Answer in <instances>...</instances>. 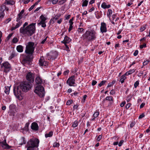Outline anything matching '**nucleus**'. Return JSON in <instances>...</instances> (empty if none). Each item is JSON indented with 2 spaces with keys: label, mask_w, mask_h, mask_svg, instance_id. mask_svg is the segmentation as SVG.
I'll return each mask as SVG.
<instances>
[{
  "label": "nucleus",
  "mask_w": 150,
  "mask_h": 150,
  "mask_svg": "<svg viewBox=\"0 0 150 150\" xmlns=\"http://www.w3.org/2000/svg\"><path fill=\"white\" fill-rule=\"evenodd\" d=\"M31 87V86L30 83L28 82H25L21 83L17 88H14V94L16 97H18L21 95L22 91L26 92L29 91Z\"/></svg>",
  "instance_id": "f257e3e1"
},
{
  "label": "nucleus",
  "mask_w": 150,
  "mask_h": 150,
  "mask_svg": "<svg viewBox=\"0 0 150 150\" xmlns=\"http://www.w3.org/2000/svg\"><path fill=\"white\" fill-rule=\"evenodd\" d=\"M39 143V140L38 139L33 137L27 142L26 145L27 150H38Z\"/></svg>",
  "instance_id": "f03ea898"
},
{
  "label": "nucleus",
  "mask_w": 150,
  "mask_h": 150,
  "mask_svg": "<svg viewBox=\"0 0 150 150\" xmlns=\"http://www.w3.org/2000/svg\"><path fill=\"white\" fill-rule=\"evenodd\" d=\"M35 24L36 23H32L26 26L24 30H22L21 29V31L20 33L24 35L29 36L32 35L35 33Z\"/></svg>",
  "instance_id": "7ed1b4c3"
},
{
  "label": "nucleus",
  "mask_w": 150,
  "mask_h": 150,
  "mask_svg": "<svg viewBox=\"0 0 150 150\" xmlns=\"http://www.w3.org/2000/svg\"><path fill=\"white\" fill-rule=\"evenodd\" d=\"M24 9L21 11L20 13L18 14L16 18V21L17 22L15 26H12L11 28V30L13 31L19 27L22 24V21L21 19L23 18L25 19L26 15L24 13Z\"/></svg>",
  "instance_id": "20e7f679"
},
{
  "label": "nucleus",
  "mask_w": 150,
  "mask_h": 150,
  "mask_svg": "<svg viewBox=\"0 0 150 150\" xmlns=\"http://www.w3.org/2000/svg\"><path fill=\"white\" fill-rule=\"evenodd\" d=\"M96 32L93 30H86L83 35V37L89 41L95 40L96 38Z\"/></svg>",
  "instance_id": "39448f33"
},
{
  "label": "nucleus",
  "mask_w": 150,
  "mask_h": 150,
  "mask_svg": "<svg viewBox=\"0 0 150 150\" xmlns=\"http://www.w3.org/2000/svg\"><path fill=\"white\" fill-rule=\"evenodd\" d=\"M36 45L32 42H29L27 43L25 47V52L29 54H32L35 50Z\"/></svg>",
  "instance_id": "423d86ee"
},
{
  "label": "nucleus",
  "mask_w": 150,
  "mask_h": 150,
  "mask_svg": "<svg viewBox=\"0 0 150 150\" xmlns=\"http://www.w3.org/2000/svg\"><path fill=\"white\" fill-rule=\"evenodd\" d=\"M34 92L40 98H43L45 96V92L44 88L42 85H37L35 88Z\"/></svg>",
  "instance_id": "0eeeda50"
},
{
  "label": "nucleus",
  "mask_w": 150,
  "mask_h": 150,
  "mask_svg": "<svg viewBox=\"0 0 150 150\" xmlns=\"http://www.w3.org/2000/svg\"><path fill=\"white\" fill-rule=\"evenodd\" d=\"M9 9L5 4L0 6V20H1L4 18L5 15V11H8Z\"/></svg>",
  "instance_id": "6e6552de"
},
{
  "label": "nucleus",
  "mask_w": 150,
  "mask_h": 150,
  "mask_svg": "<svg viewBox=\"0 0 150 150\" xmlns=\"http://www.w3.org/2000/svg\"><path fill=\"white\" fill-rule=\"evenodd\" d=\"M1 67L3 69V71L5 73H7L11 70V65L8 62H4L1 65Z\"/></svg>",
  "instance_id": "1a4fd4ad"
},
{
  "label": "nucleus",
  "mask_w": 150,
  "mask_h": 150,
  "mask_svg": "<svg viewBox=\"0 0 150 150\" xmlns=\"http://www.w3.org/2000/svg\"><path fill=\"white\" fill-rule=\"evenodd\" d=\"M47 58L48 60H54L56 59L58 55V53L56 51H52L46 54Z\"/></svg>",
  "instance_id": "9d476101"
},
{
  "label": "nucleus",
  "mask_w": 150,
  "mask_h": 150,
  "mask_svg": "<svg viewBox=\"0 0 150 150\" xmlns=\"http://www.w3.org/2000/svg\"><path fill=\"white\" fill-rule=\"evenodd\" d=\"M67 83L70 86H76V84L75 83L74 76L70 77L67 80Z\"/></svg>",
  "instance_id": "9b49d317"
},
{
  "label": "nucleus",
  "mask_w": 150,
  "mask_h": 150,
  "mask_svg": "<svg viewBox=\"0 0 150 150\" xmlns=\"http://www.w3.org/2000/svg\"><path fill=\"white\" fill-rule=\"evenodd\" d=\"M40 21L39 23H38V25H41L42 27H45L46 26V18L43 15H42L40 17Z\"/></svg>",
  "instance_id": "f8f14e48"
},
{
  "label": "nucleus",
  "mask_w": 150,
  "mask_h": 150,
  "mask_svg": "<svg viewBox=\"0 0 150 150\" xmlns=\"http://www.w3.org/2000/svg\"><path fill=\"white\" fill-rule=\"evenodd\" d=\"M0 146L4 149H8L11 147V146H9L7 144L6 139H5L4 141L0 142Z\"/></svg>",
  "instance_id": "ddd939ff"
},
{
  "label": "nucleus",
  "mask_w": 150,
  "mask_h": 150,
  "mask_svg": "<svg viewBox=\"0 0 150 150\" xmlns=\"http://www.w3.org/2000/svg\"><path fill=\"white\" fill-rule=\"evenodd\" d=\"M34 74L30 72L28 73L26 76L27 80L30 82H32L34 81Z\"/></svg>",
  "instance_id": "4468645a"
},
{
  "label": "nucleus",
  "mask_w": 150,
  "mask_h": 150,
  "mask_svg": "<svg viewBox=\"0 0 150 150\" xmlns=\"http://www.w3.org/2000/svg\"><path fill=\"white\" fill-rule=\"evenodd\" d=\"M100 29V32L102 33L106 32L107 31V28L106 24L104 22L101 23Z\"/></svg>",
  "instance_id": "2eb2a0df"
},
{
  "label": "nucleus",
  "mask_w": 150,
  "mask_h": 150,
  "mask_svg": "<svg viewBox=\"0 0 150 150\" xmlns=\"http://www.w3.org/2000/svg\"><path fill=\"white\" fill-rule=\"evenodd\" d=\"M35 82L37 85H42L45 83V81L42 80L39 76H37L35 80Z\"/></svg>",
  "instance_id": "dca6fc26"
},
{
  "label": "nucleus",
  "mask_w": 150,
  "mask_h": 150,
  "mask_svg": "<svg viewBox=\"0 0 150 150\" xmlns=\"http://www.w3.org/2000/svg\"><path fill=\"white\" fill-rule=\"evenodd\" d=\"M39 63L40 65L42 66H47L48 65V62L44 60L43 57H41L39 60Z\"/></svg>",
  "instance_id": "f3484780"
},
{
  "label": "nucleus",
  "mask_w": 150,
  "mask_h": 150,
  "mask_svg": "<svg viewBox=\"0 0 150 150\" xmlns=\"http://www.w3.org/2000/svg\"><path fill=\"white\" fill-rule=\"evenodd\" d=\"M31 60V58L29 56H27L26 57L23 59V62L25 64H26V63L28 64H30Z\"/></svg>",
  "instance_id": "a211bd4d"
},
{
  "label": "nucleus",
  "mask_w": 150,
  "mask_h": 150,
  "mask_svg": "<svg viewBox=\"0 0 150 150\" xmlns=\"http://www.w3.org/2000/svg\"><path fill=\"white\" fill-rule=\"evenodd\" d=\"M31 129L34 131H37L39 129V127L38 124L35 122H33L31 126Z\"/></svg>",
  "instance_id": "6ab92c4d"
},
{
  "label": "nucleus",
  "mask_w": 150,
  "mask_h": 150,
  "mask_svg": "<svg viewBox=\"0 0 150 150\" xmlns=\"http://www.w3.org/2000/svg\"><path fill=\"white\" fill-rule=\"evenodd\" d=\"M15 110L12 108V106L10 105L9 106V110L8 113L10 116H14L15 115Z\"/></svg>",
  "instance_id": "aec40b11"
},
{
  "label": "nucleus",
  "mask_w": 150,
  "mask_h": 150,
  "mask_svg": "<svg viewBox=\"0 0 150 150\" xmlns=\"http://www.w3.org/2000/svg\"><path fill=\"white\" fill-rule=\"evenodd\" d=\"M71 41V39L67 36L64 37V40L61 42L62 43L64 44H67L69 43Z\"/></svg>",
  "instance_id": "412c9836"
},
{
  "label": "nucleus",
  "mask_w": 150,
  "mask_h": 150,
  "mask_svg": "<svg viewBox=\"0 0 150 150\" xmlns=\"http://www.w3.org/2000/svg\"><path fill=\"white\" fill-rule=\"evenodd\" d=\"M101 7L103 9L108 8L111 7V5H107L105 2H103L101 5Z\"/></svg>",
  "instance_id": "4be33fe9"
},
{
  "label": "nucleus",
  "mask_w": 150,
  "mask_h": 150,
  "mask_svg": "<svg viewBox=\"0 0 150 150\" xmlns=\"http://www.w3.org/2000/svg\"><path fill=\"white\" fill-rule=\"evenodd\" d=\"M99 112L98 111L96 110L93 114V118L91 119V121H94L95 120V118L97 117L99 115Z\"/></svg>",
  "instance_id": "5701e85b"
},
{
  "label": "nucleus",
  "mask_w": 150,
  "mask_h": 150,
  "mask_svg": "<svg viewBox=\"0 0 150 150\" xmlns=\"http://www.w3.org/2000/svg\"><path fill=\"white\" fill-rule=\"evenodd\" d=\"M105 99L109 101V103L112 104L113 102V98L111 96H107Z\"/></svg>",
  "instance_id": "b1692460"
},
{
  "label": "nucleus",
  "mask_w": 150,
  "mask_h": 150,
  "mask_svg": "<svg viewBox=\"0 0 150 150\" xmlns=\"http://www.w3.org/2000/svg\"><path fill=\"white\" fill-rule=\"evenodd\" d=\"M23 47L21 45H19L16 47V49L17 51L20 52H22L23 51Z\"/></svg>",
  "instance_id": "393cba45"
},
{
  "label": "nucleus",
  "mask_w": 150,
  "mask_h": 150,
  "mask_svg": "<svg viewBox=\"0 0 150 150\" xmlns=\"http://www.w3.org/2000/svg\"><path fill=\"white\" fill-rule=\"evenodd\" d=\"M112 13V11L111 9H109L108 10L107 13V17L109 18L110 20V17Z\"/></svg>",
  "instance_id": "a878e982"
},
{
  "label": "nucleus",
  "mask_w": 150,
  "mask_h": 150,
  "mask_svg": "<svg viewBox=\"0 0 150 150\" xmlns=\"http://www.w3.org/2000/svg\"><path fill=\"white\" fill-rule=\"evenodd\" d=\"M112 16V20L114 21L115 22L119 19V17H117V14H113Z\"/></svg>",
  "instance_id": "bb28decb"
},
{
  "label": "nucleus",
  "mask_w": 150,
  "mask_h": 150,
  "mask_svg": "<svg viewBox=\"0 0 150 150\" xmlns=\"http://www.w3.org/2000/svg\"><path fill=\"white\" fill-rule=\"evenodd\" d=\"M53 134V132L51 131L48 133H47L45 134V137L46 138L48 137H51L52 136Z\"/></svg>",
  "instance_id": "cd10ccee"
},
{
  "label": "nucleus",
  "mask_w": 150,
  "mask_h": 150,
  "mask_svg": "<svg viewBox=\"0 0 150 150\" xmlns=\"http://www.w3.org/2000/svg\"><path fill=\"white\" fill-rule=\"evenodd\" d=\"M60 17V15L59 14L56 15L53 18H52L50 21L51 22L52 21L54 23L56 20H57Z\"/></svg>",
  "instance_id": "c85d7f7f"
},
{
  "label": "nucleus",
  "mask_w": 150,
  "mask_h": 150,
  "mask_svg": "<svg viewBox=\"0 0 150 150\" xmlns=\"http://www.w3.org/2000/svg\"><path fill=\"white\" fill-rule=\"evenodd\" d=\"M88 2V0H82V6L83 7L86 6Z\"/></svg>",
  "instance_id": "c756f323"
},
{
  "label": "nucleus",
  "mask_w": 150,
  "mask_h": 150,
  "mask_svg": "<svg viewBox=\"0 0 150 150\" xmlns=\"http://www.w3.org/2000/svg\"><path fill=\"white\" fill-rule=\"evenodd\" d=\"M19 142V144L21 145L25 144L26 142L25 141V138L23 137H22L20 140Z\"/></svg>",
  "instance_id": "7c9ffc66"
},
{
  "label": "nucleus",
  "mask_w": 150,
  "mask_h": 150,
  "mask_svg": "<svg viewBox=\"0 0 150 150\" xmlns=\"http://www.w3.org/2000/svg\"><path fill=\"white\" fill-rule=\"evenodd\" d=\"M5 90H4L5 93L6 94H8L9 93V92H10V87L9 86H6L5 87Z\"/></svg>",
  "instance_id": "2f4dec72"
},
{
  "label": "nucleus",
  "mask_w": 150,
  "mask_h": 150,
  "mask_svg": "<svg viewBox=\"0 0 150 150\" xmlns=\"http://www.w3.org/2000/svg\"><path fill=\"white\" fill-rule=\"evenodd\" d=\"M29 124V122H27L25 125V126L24 127L23 129L26 131H28V127Z\"/></svg>",
  "instance_id": "473e14b6"
},
{
  "label": "nucleus",
  "mask_w": 150,
  "mask_h": 150,
  "mask_svg": "<svg viewBox=\"0 0 150 150\" xmlns=\"http://www.w3.org/2000/svg\"><path fill=\"white\" fill-rule=\"evenodd\" d=\"M126 79V77L125 75H123L121 77L120 81L121 83H123L124 82L125 80Z\"/></svg>",
  "instance_id": "72a5a7b5"
},
{
  "label": "nucleus",
  "mask_w": 150,
  "mask_h": 150,
  "mask_svg": "<svg viewBox=\"0 0 150 150\" xmlns=\"http://www.w3.org/2000/svg\"><path fill=\"white\" fill-rule=\"evenodd\" d=\"M78 125V121L77 120L75 121L72 123V127L74 128L76 127Z\"/></svg>",
  "instance_id": "f704fd0d"
},
{
  "label": "nucleus",
  "mask_w": 150,
  "mask_h": 150,
  "mask_svg": "<svg viewBox=\"0 0 150 150\" xmlns=\"http://www.w3.org/2000/svg\"><path fill=\"white\" fill-rule=\"evenodd\" d=\"M6 3L7 4L13 5L15 4V2L13 0H6Z\"/></svg>",
  "instance_id": "c9c22d12"
},
{
  "label": "nucleus",
  "mask_w": 150,
  "mask_h": 150,
  "mask_svg": "<svg viewBox=\"0 0 150 150\" xmlns=\"http://www.w3.org/2000/svg\"><path fill=\"white\" fill-rule=\"evenodd\" d=\"M28 23L27 22H25L24 24L23 25L22 27H21L20 29V33L21 31V29H22L23 30H24L25 29V26L28 25Z\"/></svg>",
  "instance_id": "e433bc0d"
},
{
  "label": "nucleus",
  "mask_w": 150,
  "mask_h": 150,
  "mask_svg": "<svg viewBox=\"0 0 150 150\" xmlns=\"http://www.w3.org/2000/svg\"><path fill=\"white\" fill-rule=\"evenodd\" d=\"M106 82L105 81H101L100 83L98 84V86L99 87H101Z\"/></svg>",
  "instance_id": "4c0bfd02"
},
{
  "label": "nucleus",
  "mask_w": 150,
  "mask_h": 150,
  "mask_svg": "<svg viewBox=\"0 0 150 150\" xmlns=\"http://www.w3.org/2000/svg\"><path fill=\"white\" fill-rule=\"evenodd\" d=\"M18 41V40L17 38H14L12 40V42L13 43H16Z\"/></svg>",
  "instance_id": "58836bf2"
},
{
  "label": "nucleus",
  "mask_w": 150,
  "mask_h": 150,
  "mask_svg": "<svg viewBox=\"0 0 150 150\" xmlns=\"http://www.w3.org/2000/svg\"><path fill=\"white\" fill-rule=\"evenodd\" d=\"M60 145V144L59 143L56 142H54L53 144V146L54 147H58Z\"/></svg>",
  "instance_id": "ea45409f"
},
{
  "label": "nucleus",
  "mask_w": 150,
  "mask_h": 150,
  "mask_svg": "<svg viewBox=\"0 0 150 150\" xmlns=\"http://www.w3.org/2000/svg\"><path fill=\"white\" fill-rule=\"evenodd\" d=\"M146 28V25H143L141 26L140 28V30L141 32H142L144 31Z\"/></svg>",
  "instance_id": "a19ab883"
},
{
  "label": "nucleus",
  "mask_w": 150,
  "mask_h": 150,
  "mask_svg": "<svg viewBox=\"0 0 150 150\" xmlns=\"http://www.w3.org/2000/svg\"><path fill=\"white\" fill-rule=\"evenodd\" d=\"M115 81H113L112 82L109 83L107 86V87H110L113 85V84L115 83Z\"/></svg>",
  "instance_id": "79ce46f5"
},
{
  "label": "nucleus",
  "mask_w": 150,
  "mask_h": 150,
  "mask_svg": "<svg viewBox=\"0 0 150 150\" xmlns=\"http://www.w3.org/2000/svg\"><path fill=\"white\" fill-rule=\"evenodd\" d=\"M87 97V96L86 95H84L83 96V98L81 100V102L82 103H84Z\"/></svg>",
  "instance_id": "37998d69"
},
{
  "label": "nucleus",
  "mask_w": 150,
  "mask_h": 150,
  "mask_svg": "<svg viewBox=\"0 0 150 150\" xmlns=\"http://www.w3.org/2000/svg\"><path fill=\"white\" fill-rule=\"evenodd\" d=\"M150 62V60H149L145 61L143 63V65L144 66L147 65Z\"/></svg>",
  "instance_id": "c03bdc74"
},
{
  "label": "nucleus",
  "mask_w": 150,
  "mask_h": 150,
  "mask_svg": "<svg viewBox=\"0 0 150 150\" xmlns=\"http://www.w3.org/2000/svg\"><path fill=\"white\" fill-rule=\"evenodd\" d=\"M11 18H9L8 19L4 21V23L5 24H7V23H8L10 21H11Z\"/></svg>",
  "instance_id": "a18cd8bd"
},
{
  "label": "nucleus",
  "mask_w": 150,
  "mask_h": 150,
  "mask_svg": "<svg viewBox=\"0 0 150 150\" xmlns=\"http://www.w3.org/2000/svg\"><path fill=\"white\" fill-rule=\"evenodd\" d=\"M139 81H136L134 84V86L135 88H136L139 85Z\"/></svg>",
  "instance_id": "49530a36"
},
{
  "label": "nucleus",
  "mask_w": 150,
  "mask_h": 150,
  "mask_svg": "<svg viewBox=\"0 0 150 150\" xmlns=\"http://www.w3.org/2000/svg\"><path fill=\"white\" fill-rule=\"evenodd\" d=\"M73 18H72L69 20V26H72V25L73 24Z\"/></svg>",
  "instance_id": "de8ad7c7"
},
{
  "label": "nucleus",
  "mask_w": 150,
  "mask_h": 150,
  "mask_svg": "<svg viewBox=\"0 0 150 150\" xmlns=\"http://www.w3.org/2000/svg\"><path fill=\"white\" fill-rule=\"evenodd\" d=\"M66 1V0H61L59 1L58 4L60 5L64 3Z\"/></svg>",
  "instance_id": "09e8293b"
},
{
  "label": "nucleus",
  "mask_w": 150,
  "mask_h": 150,
  "mask_svg": "<svg viewBox=\"0 0 150 150\" xmlns=\"http://www.w3.org/2000/svg\"><path fill=\"white\" fill-rule=\"evenodd\" d=\"M73 101L71 100H69L67 102L66 104L67 105H70L72 103Z\"/></svg>",
  "instance_id": "8fccbe9b"
},
{
  "label": "nucleus",
  "mask_w": 150,
  "mask_h": 150,
  "mask_svg": "<svg viewBox=\"0 0 150 150\" xmlns=\"http://www.w3.org/2000/svg\"><path fill=\"white\" fill-rule=\"evenodd\" d=\"M83 30V28H78L77 31L79 33H82V32Z\"/></svg>",
  "instance_id": "3c124183"
},
{
  "label": "nucleus",
  "mask_w": 150,
  "mask_h": 150,
  "mask_svg": "<svg viewBox=\"0 0 150 150\" xmlns=\"http://www.w3.org/2000/svg\"><path fill=\"white\" fill-rule=\"evenodd\" d=\"M135 71V69H130L128 71L129 72L130 74H132V73L134 72Z\"/></svg>",
  "instance_id": "603ef678"
},
{
  "label": "nucleus",
  "mask_w": 150,
  "mask_h": 150,
  "mask_svg": "<svg viewBox=\"0 0 150 150\" xmlns=\"http://www.w3.org/2000/svg\"><path fill=\"white\" fill-rule=\"evenodd\" d=\"M102 138V135H101L98 136L97 137L96 140L98 142H99Z\"/></svg>",
  "instance_id": "864d4df0"
},
{
  "label": "nucleus",
  "mask_w": 150,
  "mask_h": 150,
  "mask_svg": "<svg viewBox=\"0 0 150 150\" xmlns=\"http://www.w3.org/2000/svg\"><path fill=\"white\" fill-rule=\"evenodd\" d=\"M24 4H28L31 0H21Z\"/></svg>",
  "instance_id": "5fc2aeb1"
},
{
  "label": "nucleus",
  "mask_w": 150,
  "mask_h": 150,
  "mask_svg": "<svg viewBox=\"0 0 150 150\" xmlns=\"http://www.w3.org/2000/svg\"><path fill=\"white\" fill-rule=\"evenodd\" d=\"M69 72V71L67 70L65 71L63 73V74L64 75H66L68 74Z\"/></svg>",
  "instance_id": "6e6d98bb"
},
{
  "label": "nucleus",
  "mask_w": 150,
  "mask_h": 150,
  "mask_svg": "<svg viewBox=\"0 0 150 150\" xmlns=\"http://www.w3.org/2000/svg\"><path fill=\"white\" fill-rule=\"evenodd\" d=\"M50 1L54 4H56L58 1V0H50Z\"/></svg>",
  "instance_id": "4d7b16f0"
},
{
  "label": "nucleus",
  "mask_w": 150,
  "mask_h": 150,
  "mask_svg": "<svg viewBox=\"0 0 150 150\" xmlns=\"http://www.w3.org/2000/svg\"><path fill=\"white\" fill-rule=\"evenodd\" d=\"M115 93V91L114 90H112L110 92V93L111 95L114 94Z\"/></svg>",
  "instance_id": "13d9d810"
},
{
  "label": "nucleus",
  "mask_w": 150,
  "mask_h": 150,
  "mask_svg": "<svg viewBox=\"0 0 150 150\" xmlns=\"http://www.w3.org/2000/svg\"><path fill=\"white\" fill-rule=\"evenodd\" d=\"M146 44L144 43L143 45H141L140 46V47L141 49L145 47H146Z\"/></svg>",
  "instance_id": "bf43d9fd"
},
{
  "label": "nucleus",
  "mask_w": 150,
  "mask_h": 150,
  "mask_svg": "<svg viewBox=\"0 0 150 150\" xmlns=\"http://www.w3.org/2000/svg\"><path fill=\"white\" fill-rule=\"evenodd\" d=\"M123 142L124 140H122L121 141H120L119 143L118 144V146H121L122 145V144H123Z\"/></svg>",
  "instance_id": "052dcab7"
},
{
  "label": "nucleus",
  "mask_w": 150,
  "mask_h": 150,
  "mask_svg": "<svg viewBox=\"0 0 150 150\" xmlns=\"http://www.w3.org/2000/svg\"><path fill=\"white\" fill-rule=\"evenodd\" d=\"M47 37H45L41 42V43L42 44L46 42Z\"/></svg>",
  "instance_id": "680f3d73"
},
{
  "label": "nucleus",
  "mask_w": 150,
  "mask_h": 150,
  "mask_svg": "<svg viewBox=\"0 0 150 150\" xmlns=\"http://www.w3.org/2000/svg\"><path fill=\"white\" fill-rule=\"evenodd\" d=\"M135 124V122H131V123L130 124V127L131 128L133 127L134 125Z\"/></svg>",
  "instance_id": "e2e57ef3"
},
{
  "label": "nucleus",
  "mask_w": 150,
  "mask_h": 150,
  "mask_svg": "<svg viewBox=\"0 0 150 150\" xmlns=\"http://www.w3.org/2000/svg\"><path fill=\"white\" fill-rule=\"evenodd\" d=\"M65 46V50L66 51H69V47L67 44H64Z\"/></svg>",
  "instance_id": "0e129e2a"
},
{
  "label": "nucleus",
  "mask_w": 150,
  "mask_h": 150,
  "mask_svg": "<svg viewBox=\"0 0 150 150\" xmlns=\"http://www.w3.org/2000/svg\"><path fill=\"white\" fill-rule=\"evenodd\" d=\"M97 83V81L95 80H93L92 81V86H94Z\"/></svg>",
  "instance_id": "69168bd1"
},
{
  "label": "nucleus",
  "mask_w": 150,
  "mask_h": 150,
  "mask_svg": "<svg viewBox=\"0 0 150 150\" xmlns=\"http://www.w3.org/2000/svg\"><path fill=\"white\" fill-rule=\"evenodd\" d=\"M145 116V115L144 113H142V114L140 115L139 117V119H141L143 117H144Z\"/></svg>",
  "instance_id": "338daca9"
},
{
  "label": "nucleus",
  "mask_w": 150,
  "mask_h": 150,
  "mask_svg": "<svg viewBox=\"0 0 150 150\" xmlns=\"http://www.w3.org/2000/svg\"><path fill=\"white\" fill-rule=\"evenodd\" d=\"M138 50H136L133 54V55L134 56H136L138 54Z\"/></svg>",
  "instance_id": "774afa93"
}]
</instances>
